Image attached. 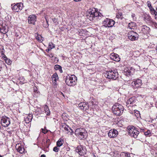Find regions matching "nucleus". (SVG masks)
Listing matches in <instances>:
<instances>
[{
    "mask_svg": "<svg viewBox=\"0 0 157 157\" xmlns=\"http://www.w3.org/2000/svg\"><path fill=\"white\" fill-rule=\"evenodd\" d=\"M87 13V17L90 21H92L94 19H97L98 17L100 19L101 16L103 17L101 13L97 11L95 9H90Z\"/></svg>",
    "mask_w": 157,
    "mask_h": 157,
    "instance_id": "nucleus-1",
    "label": "nucleus"
},
{
    "mask_svg": "<svg viewBox=\"0 0 157 157\" xmlns=\"http://www.w3.org/2000/svg\"><path fill=\"white\" fill-rule=\"evenodd\" d=\"M124 109L122 105L117 103H115L112 108L113 113L118 116H120L123 113Z\"/></svg>",
    "mask_w": 157,
    "mask_h": 157,
    "instance_id": "nucleus-2",
    "label": "nucleus"
},
{
    "mask_svg": "<svg viewBox=\"0 0 157 157\" xmlns=\"http://www.w3.org/2000/svg\"><path fill=\"white\" fill-rule=\"evenodd\" d=\"M75 135L80 140L86 139L87 136V132L86 130L83 128L76 129L75 132Z\"/></svg>",
    "mask_w": 157,
    "mask_h": 157,
    "instance_id": "nucleus-3",
    "label": "nucleus"
},
{
    "mask_svg": "<svg viewBox=\"0 0 157 157\" xmlns=\"http://www.w3.org/2000/svg\"><path fill=\"white\" fill-rule=\"evenodd\" d=\"M77 80V78L75 75H68L65 78V82L67 85L72 86L76 85Z\"/></svg>",
    "mask_w": 157,
    "mask_h": 157,
    "instance_id": "nucleus-4",
    "label": "nucleus"
},
{
    "mask_svg": "<svg viewBox=\"0 0 157 157\" xmlns=\"http://www.w3.org/2000/svg\"><path fill=\"white\" fill-rule=\"evenodd\" d=\"M118 75L117 70H114L106 71L105 74V76L108 78L116 80L118 77Z\"/></svg>",
    "mask_w": 157,
    "mask_h": 157,
    "instance_id": "nucleus-5",
    "label": "nucleus"
},
{
    "mask_svg": "<svg viewBox=\"0 0 157 157\" xmlns=\"http://www.w3.org/2000/svg\"><path fill=\"white\" fill-rule=\"evenodd\" d=\"M128 132L130 135L134 138L137 137L139 133V131H138L137 128L132 126H130L128 127Z\"/></svg>",
    "mask_w": 157,
    "mask_h": 157,
    "instance_id": "nucleus-6",
    "label": "nucleus"
},
{
    "mask_svg": "<svg viewBox=\"0 0 157 157\" xmlns=\"http://www.w3.org/2000/svg\"><path fill=\"white\" fill-rule=\"evenodd\" d=\"M1 124L4 127H7L10 124V119L6 116L2 117L1 120Z\"/></svg>",
    "mask_w": 157,
    "mask_h": 157,
    "instance_id": "nucleus-7",
    "label": "nucleus"
},
{
    "mask_svg": "<svg viewBox=\"0 0 157 157\" xmlns=\"http://www.w3.org/2000/svg\"><path fill=\"white\" fill-rule=\"evenodd\" d=\"M13 10L15 12H18L20 11L23 7V4L22 3H17L13 5V4L11 5Z\"/></svg>",
    "mask_w": 157,
    "mask_h": 157,
    "instance_id": "nucleus-8",
    "label": "nucleus"
},
{
    "mask_svg": "<svg viewBox=\"0 0 157 157\" xmlns=\"http://www.w3.org/2000/svg\"><path fill=\"white\" fill-rule=\"evenodd\" d=\"M75 151L80 155H84L86 153V150L84 147L78 146L75 149Z\"/></svg>",
    "mask_w": 157,
    "mask_h": 157,
    "instance_id": "nucleus-9",
    "label": "nucleus"
},
{
    "mask_svg": "<svg viewBox=\"0 0 157 157\" xmlns=\"http://www.w3.org/2000/svg\"><path fill=\"white\" fill-rule=\"evenodd\" d=\"M138 36L139 35L136 33L131 31L128 33V37L130 40H135L138 39Z\"/></svg>",
    "mask_w": 157,
    "mask_h": 157,
    "instance_id": "nucleus-10",
    "label": "nucleus"
},
{
    "mask_svg": "<svg viewBox=\"0 0 157 157\" xmlns=\"http://www.w3.org/2000/svg\"><path fill=\"white\" fill-rule=\"evenodd\" d=\"M142 84V80L140 79L133 81L131 83L132 86L134 89L140 87Z\"/></svg>",
    "mask_w": 157,
    "mask_h": 157,
    "instance_id": "nucleus-11",
    "label": "nucleus"
},
{
    "mask_svg": "<svg viewBox=\"0 0 157 157\" xmlns=\"http://www.w3.org/2000/svg\"><path fill=\"white\" fill-rule=\"evenodd\" d=\"M103 22L105 25H106V26L108 27H112L115 24V21L112 20L108 18L105 19Z\"/></svg>",
    "mask_w": 157,
    "mask_h": 157,
    "instance_id": "nucleus-12",
    "label": "nucleus"
},
{
    "mask_svg": "<svg viewBox=\"0 0 157 157\" xmlns=\"http://www.w3.org/2000/svg\"><path fill=\"white\" fill-rule=\"evenodd\" d=\"M7 27L6 26V24L2 21H0V31L1 32L4 34H5L8 32Z\"/></svg>",
    "mask_w": 157,
    "mask_h": 157,
    "instance_id": "nucleus-13",
    "label": "nucleus"
},
{
    "mask_svg": "<svg viewBox=\"0 0 157 157\" xmlns=\"http://www.w3.org/2000/svg\"><path fill=\"white\" fill-rule=\"evenodd\" d=\"M118 134V131L114 129L110 130L108 133V136L110 138L116 137Z\"/></svg>",
    "mask_w": 157,
    "mask_h": 157,
    "instance_id": "nucleus-14",
    "label": "nucleus"
},
{
    "mask_svg": "<svg viewBox=\"0 0 157 157\" xmlns=\"http://www.w3.org/2000/svg\"><path fill=\"white\" fill-rule=\"evenodd\" d=\"M36 21V17L35 15H30L28 17V22L29 24L34 25Z\"/></svg>",
    "mask_w": 157,
    "mask_h": 157,
    "instance_id": "nucleus-15",
    "label": "nucleus"
},
{
    "mask_svg": "<svg viewBox=\"0 0 157 157\" xmlns=\"http://www.w3.org/2000/svg\"><path fill=\"white\" fill-rule=\"evenodd\" d=\"M110 57L112 60L116 61H119L120 59L118 55L114 53H112L110 54Z\"/></svg>",
    "mask_w": 157,
    "mask_h": 157,
    "instance_id": "nucleus-16",
    "label": "nucleus"
},
{
    "mask_svg": "<svg viewBox=\"0 0 157 157\" xmlns=\"http://www.w3.org/2000/svg\"><path fill=\"white\" fill-rule=\"evenodd\" d=\"M78 106L82 110H86L88 109V105L85 102H82L79 103Z\"/></svg>",
    "mask_w": 157,
    "mask_h": 157,
    "instance_id": "nucleus-17",
    "label": "nucleus"
},
{
    "mask_svg": "<svg viewBox=\"0 0 157 157\" xmlns=\"http://www.w3.org/2000/svg\"><path fill=\"white\" fill-rule=\"evenodd\" d=\"M16 148L17 150V151L21 154H22L25 150L24 148L20 144H17L16 145Z\"/></svg>",
    "mask_w": 157,
    "mask_h": 157,
    "instance_id": "nucleus-18",
    "label": "nucleus"
},
{
    "mask_svg": "<svg viewBox=\"0 0 157 157\" xmlns=\"http://www.w3.org/2000/svg\"><path fill=\"white\" fill-rule=\"evenodd\" d=\"M140 132H143L144 133V134L145 136H151V132L149 130H147L146 131V129H144V128H140Z\"/></svg>",
    "mask_w": 157,
    "mask_h": 157,
    "instance_id": "nucleus-19",
    "label": "nucleus"
},
{
    "mask_svg": "<svg viewBox=\"0 0 157 157\" xmlns=\"http://www.w3.org/2000/svg\"><path fill=\"white\" fill-rule=\"evenodd\" d=\"M135 101L136 100L135 97H132L130 98L127 101V104L132 105L134 103Z\"/></svg>",
    "mask_w": 157,
    "mask_h": 157,
    "instance_id": "nucleus-20",
    "label": "nucleus"
},
{
    "mask_svg": "<svg viewBox=\"0 0 157 157\" xmlns=\"http://www.w3.org/2000/svg\"><path fill=\"white\" fill-rule=\"evenodd\" d=\"M58 76L56 73H54L52 77V80L54 81L53 83L56 85V82L58 79Z\"/></svg>",
    "mask_w": 157,
    "mask_h": 157,
    "instance_id": "nucleus-21",
    "label": "nucleus"
},
{
    "mask_svg": "<svg viewBox=\"0 0 157 157\" xmlns=\"http://www.w3.org/2000/svg\"><path fill=\"white\" fill-rule=\"evenodd\" d=\"M136 26V24L134 22H132L129 23L128 25V29L132 30L134 29Z\"/></svg>",
    "mask_w": 157,
    "mask_h": 157,
    "instance_id": "nucleus-22",
    "label": "nucleus"
},
{
    "mask_svg": "<svg viewBox=\"0 0 157 157\" xmlns=\"http://www.w3.org/2000/svg\"><path fill=\"white\" fill-rule=\"evenodd\" d=\"M150 29L146 25H144L142 27V31L144 32H149L150 31Z\"/></svg>",
    "mask_w": 157,
    "mask_h": 157,
    "instance_id": "nucleus-23",
    "label": "nucleus"
},
{
    "mask_svg": "<svg viewBox=\"0 0 157 157\" xmlns=\"http://www.w3.org/2000/svg\"><path fill=\"white\" fill-rule=\"evenodd\" d=\"M54 68L56 70H59L61 73L63 72V71L62 69V67L60 66L58 64L54 66Z\"/></svg>",
    "mask_w": 157,
    "mask_h": 157,
    "instance_id": "nucleus-24",
    "label": "nucleus"
},
{
    "mask_svg": "<svg viewBox=\"0 0 157 157\" xmlns=\"http://www.w3.org/2000/svg\"><path fill=\"white\" fill-rule=\"evenodd\" d=\"M63 140L62 139H59L57 142V147H60L63 144Z\"/></svg>",
    "mask_w": 157,
    "mask_h": 157,
    "instance_id": "nucleus-25",
    "label": "nucleus"
},
{
    "mask_svg": "<svg viewBox=\"0 0 157 157\" xmlns=\"http://www.w3.org/2000/svg\"><path fill=\"white\" fill-rule=\"evenodd\" d=\"M44 109L45 111V113L47 115H49L50 114V112L48 106L47 105H45L44 107Z\"/></svg>",
    "mask_w": 157,
    "mask_h": 157,
    "instance_id": "nucleus-26",
    "label": "nucleus"
},
{
    "mask_svg": "<svg viewBox=\"0 0 157 157\" xmlns=\"http://www.w3.org/2000/svg\"><path fill=\"white\" fill-rule=\"evenodd\" d=\"M32 115H29L27 116L25 120L26 123H28L31 121L32 119Z\"/></svg>",
    "mask_w": 157,
    "mask_h": 157,
    "instance_id": "nucleus-27",
    "label": "nucleus"
},
{
    "mask_svg": "<svg viewBox=\"0 0 157 157\" xmlns=\"http://www.w3.org/2000/svg\"><path fill=\"white\" fill-rule=\"evenodd\" d=\"M121 157H131L129 153L125 152H122L120 154Z\"/></svg>",
    "mask_w": 157,
    "mask_h": 157,
    "instance_id": "nucleus-28",
    "label": "nucleus"
},
{
    "mask_svg": "<svg viewBox=\"0 0 157 157\" xmlns=\"http://www.w3.org/2000/svg\"><path fill=\"white\" fill-rule=\"evenodd\" d=\"M18 80L22 84L25 82L26 81L24 77H21L19 78Z\"/></svg>",
    "mask_w": 157,
    "mask_h": 157,
    "instance_id": "nucleus-29",
    "label": "nucleus"
},
{
    "mask_svg": "<svg viewBox=\"0 0 157 157\" xmlns=\"http://www.w3.org/2000/svg\"><path fill=\"white\" fill-rule=\"evenodd\" d=\"M116 17L117 19L120 18L122 20L123 18L122 13H119L118 14H117Z\"/></svg>",
    "mask_w": 157,
    "mask_h": 157,
    "instance_id": "nucleus-30",
    "label": "nucleus"
},
{
    "mask_svg": "<svg viewBox=\"0 0 157 157\" xmlns=\"http://www.w3.org/2000/svg\"><path fill=\"white\" fill-rule=\"evenodd\" d=\"M144 20H145L146 21L147 20V21H148L149 22H152V21L151 19V18L149 16H145L144 17Z\"/></svg>",
    "mask_w": 157,
    "mask_h": 157,
    "instance_id": "nucleus-31",
    "label": "nucleus"
},
{
    "mask_svg": "<svg viewBox=\"0 0 157 157\" xmlns=\"http://www.w3.org/2000/svg\"><path fill=\"white\" fill-rule=\"evenodd\" d=\"M64 129L67 132V133H69V130H71V128L68 125H67L65 127V128H64Z\"/></svg>",
    "mask_w": 157,
    "mask_h": 157,
    "instance_id": "nucleus-32",
    "label": "nucleus"
},
{
    "mask_svg": "<svg viewBox=\"0 0 157 157\" xmlns=\"http://www.w3.org/2000/svg\"><path fill=\"white\" fill-rule=\"evenodd\" d=\"M48 47L50 48H52V49L55 47V44L52 43L51 42L49 43Z\"/></svg>",
    "mask_w": 157,
    "mask_h": 157,
    "instance_id": "nucleus-33",
    "label": "nucleus"
},
{
    "mask_svg": "<svg viewBox=\"0 0 157 157\" xmlns=\"http://www.w3.org/2000/svg\"><path fill=\"white\" fill-rule=\"evenodd\" d=\"M58 147L56 146L53 148V151L56 152H58L59 151V148Z\"/></svg>",
    "mask_w": 157,
    "mask_h": 157,
    "instance_id": "nucleus-34",
    "label": "nucleus"
},
{
    "mask_svg": "<svg viewBox=\"0 0 157 157\" xmlns=\"http://www.w3.org/2000/svg\"><path fill=\"white\" fill-rule=\"evenodd\" d=\"M42 38V37L40 36H37L36 37V39L38 40V41L39 42H41V40H43L41 39Z\"/></svg>",
    "mask_w": 157,
    "mask_h": 157,
    "instance_id": "nucleus-35",
    "label": "nucleus"
},
{
    "mask_svg": "<svg viewBox=\"0 0 157 157\" xmlns=\"http://www.w3.org/2000/svg\"><path fill=\"white\" fill-rule=\"evenodd\" d=\"M147 6H148V7H149L150 9H151V8H153L149 2H147Z\"/></svg>",
    "mask_w": 157,
    "mask_h": 157,
    "instance_id": "nucleus-36",
    "label": "nucleus"
},
{
    "mask_svg": "<svg viewBox=\"0 0 157 157\" xmlns=\"http://www.w3.org/2000/svg\"><path fill=\"white\" fill-rule=\"evenodd\" d=\"M152 9L153 10L151 11V13L153 14H157V12L154 10V9L153 8Z\"/></svg>",
    "mask_w": 157,
    "mask_h": 157,
    "instance_id": "nucleus-37",
    "label": "nucleus"
},
{
    "mask_svg": "<svg viewBox=\"0 0 157 157\" xmlns=\"http://www.w3.org/2000/svg\"><path fill=\"white\" fill-rule=\"evenodd\" d=\"M74 133V131L71 128V130H69L68 133H70L71 135H72Z\"/></svg>",
    "mask_w": 157,
    "mask_h": 157,
    "instance_id": "nucleus-38",
    "label": "nucleus"
},
{
    "mask_svg": "<svg viewBox=\"0 0 157 157\" xmlns=\"http://www.w3.org/2000/svg\"><path fill=\"white\" fill-rule=\"evenodd\" d=\"M66 125H67V124H66L64 123V124H63L61 125V127L63 129H64L65 128V127L66 126Z\"/></svg>",
    "mask_w": 157,
    "mask_h": 157,
    "instance_id": "nucleus-39",
    "label": "nucleus"
},
{
    "mask_svg": "<svg viewBox=\"0 0 157 157\" xmlns=\"http://www.w3.org/2000/svg\"><path fill=\"white\" fill-rule=\"evenodd\" d=\"M41 130L42 132L44 134H45L47 132V131L46 130L44 129L43 128H42Z\"/></svg>",
    "mask_w": 157,
    "mask_h": 157,
    "instance_id": "nucleus-40",
    "label": "nucleus"
},
{
    "mask_svg": "<svg viewBox=\"0 0 157 157\" xmlns=\"http://www.w3.org/2000/svg\"><path fill=\"white\" fill-rule=\"evenodd\" d=\"M47 56H48L50 58H52L53 57V55L52 53H50L49 54H48L47 55Z\"/></svg>",
    "mask_w": 157,
    "mask_h": 157,
    "instance_id": "nucleus-41",
    "label": "nucleus"
},
{
    "mask_svg": "<svg viewBox=\"0 0 157 157\" xmlns=\"http://www.w3.org/2000/svg\"><path fill=\"white\" fill-rule=\"evenodd\" d=\"M52 49V48H50L49 47L46 50V51L48 52H49Z\"/></svg>",
    "mask_w": 157,
    "mask_h": 157,
    "instance_id": "nucleus-42",
    "label": "nucleus"
},
{
    "mask_svg": "<svg viewBox=\"0 0 157 157\" xmlns=\"http://www.w3.org/2000/svg\"><path fill=\"white\" fill-rule=\"evenodd\" d=\"M135 14L132 13V17L133 19L134 20V19H135L136 18H135Z\"/></svg>",
    "mask_w": 157,
    "mask_h": 157,
    "instance_id": "nucleus-43",
    "label": "nucleus"
},
{
    "mask_svg": "<svg viewBox=\"0 0 157 157\" xmlns=\"http://www.w3.org/2000/svg\"><path fill=\"white\" fill-rule=\"evenodd\" d=\"M152 23L155 25V27L157 28V23L155 22H153V21Z\"/></svg>",
    "mask_w": 157,
    "mask_h": 157,
    "instance_id": "nucleus-44",
    "label": "nucleus"
},
{
    "mask_svg": "<svg viewBox=\"0 0 157 157\" xmlns=\"http://www.w3.org/2000/svg\"><path fill=\"white\" fill-rule=\"evenodd\" d=\"M8 60L7 62L6 61V62L7 64H10L11 63V61H10L9 60Z\"/></svg>",
    "mask_w": 157,
    "mask_h": 157,
    "instance_id": "nucleus-45",
    "label": "nucleus"
},
{
    "mask_svg": "<svg viewBox=\"0 0 157 157\" xmlns=\"http://www.w3.org/2000/svg\"><path fill=\"white\" fill-rule=\"evenodd\" d=\"M34 91L35 92H37V93H38L37 92V88L36 87V88H34Z\"/></svg>",
    "mask_w": 157,
    "mask_h": 157,
    "instance_id": "nucleus-46",
    "label": "nucleus"
},
{
    "mask_svg": "<svg viewBox=\"0 0 157 157\" xmlns=\"http://www.w3.org/2000/svg\"><path fill=\"white\" fill-rule=\"evenodd\" d=\"M155 19H157V14H155Z\"/></svg>",
    "mask_w": 157,
    "mask_h": 157,
    "instance_id": "nucleus-47",
    "label": "nucleus"
},
{
    "mask_svg": "<svg viewBox=\"0 0 157 157\" xmlns=\"http://www.w3.org/2000/svg\"><path fill=\"white\" fill-rule=\"evenodd\" d=\"M74 1L75 2H80L81 0H74Z\"/></svg>",
    "mask_w": 157,
    "mask_h": 157,
    "instance_id": "nucleus-48",
    "label": "nucleus"
},
{
    "mask_svg": "<svg viewBox=\"0 0 157 157\" xmlns=\"http://www.w3.org/2000/svg\"><path fill=\"white\" fill-rule=\"evenodd\" d=\"M40 157H46V156H45V155H44L43 154V155H41Z\"/></svg>",
    "mask_w": 157,
    "mask_h": 157,
    "instance_id": "nucleus-49",
    "label": "nucleus"
},
{
    "mask_svg": "<svg viewBox=\"0 0 157 157\" xmlns=\"http://www.w3.org/2000/svg\"><path fill=\"white\" fill-rule=\"evenodd\" d=\"M136 113L137 114H139V112L138 111H136Z\"/></svg>",
    "mask_w": 157,
    "mask_h": 157,
    "instance_id": "nucleus-50",
    "label": "nucleus"
},
{
    "mask_svg": "<svg viewBox=\"0 0 157 157\" xmlns=\"http://www.w3.org/2000/svg\"><path fill=\"white\" fill-rule=\"evenodd\" d=\"M151 8V9H150V10L151 11H152V10H153V9H152V8Z\"/></svg>",
    "mask_w": 157,
    "mask_h": 157,
    "instance_id": "nucleus-51",
    "label": "nucleus"
},
{
    "mask_svg": "<svg viewBox=\"0 0 157 157\" xmlns=\"http://www.w3.org/2000/svg\"><path fill=\"white\" fill-rule=\"evenodd\" d=\"M49 141V140L48 139L47 140V142H48Z\"/></svg>",
    "mask_w": 157,
    "mask_h": 157,
    "instance_id": "nucleus-52",
    "label": "nucleus"
},
{
    "mask_svg": "<svg viewBox=\"0 0 157 157\" xmlns=\"http://www.w3.org/2000/svg\"><path fill=\"white\" fill-rule=\"evenodd\" d=\"M0 157H2V156L0 155Z\"/></svg>",
    "mask_w": 157,
    "mask_h": 157,
    "instance_id": "nucleus-53",
    "label": "nucleus"
},
{
    "mask_svg": "<svg viewBox=\"0 0 157 157\" xmlns=\"http://www.w3.org/2000/svg\"><path fill=\"white\" fill-rule=\"evenodd\" d=\"M46 21L48 23V21H47V20L46 19Z\"/></svg>",
    "mask_w": 157,
    "mask_h": 157,
    "instance_id": "nucleus-54",
    "label": "nucleus"
}]
</instances>
